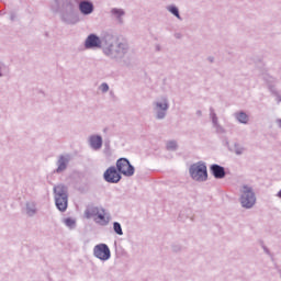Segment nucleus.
I'll return each mask as SVG.
<instances>
[{"instance_id": "nucleus-1", "label": "nucleus", "mask_w": 281, "mask_h": 281, "mask_svg": "<svg viewBox=\"0 0 281 281\" xmlns=\"http://www.w3.org/2000/svg\"><path fill=\"white\" fill-rule=\"evenodd\" d=\"M86 49H100L106 58L113 60L114 63H122L128 52H131V45L128 42L122 40L120 41L112 33H104L100 38L95 34H90L85 41Z\"/></svg>"}, {"instance_id": "nucleus-2", "label": "nucleus", "mask_w": 281, "mask_h": 281, "mask_svg": "<svg viewBox=\"0 0 281 281\" xmlns=\"http://www.w3.org/2000/svg\"><path fill=\"white\" fill-rule=\"evenodd\" d=\"M77 8H79V12ZM52 12H59L61 23L66 25H77L80 23V14L89 16L93 14L95 7L91 0H53L50 2Z\"/></svg>"}, {"instance_id": "nucleus-3", "label": "nucleus", "mask_w": 281, "mask_h": 281, "mask_svg": "<svg viewBox=\"0 0 281 281\" xmlns=\"http://www.w3.org/2000/svg\"><path fill=\"white\" fill-rule=\"evenodd\" d=\"M53 194L55 199V205L59 212H67L69 205V188L64 183L54 186Z\"/></svg>"}, {"instance_id": "nucleus-4", "label": "nucleus", "mask_w": 281, "mask_h": 281, "mask_svg": "<svg viewBox=\"0 0 281 281\" xmlns=\"http://www.w3.org/2000/svg\"><path fill=\"white\" fill-rule=\"evenodd\" d=\"M238 201L244 210H251L256 205V191L249 184H241L239 187Z\"/></svg>"}, {"instance_id": "nucleus-5", "label": "nucleus", "mask_w": 281, "mask_h": 281, "mask_svg": "<svg viewBox=\"0 0 281 281\" xmlns=\"http://www.w3.org/2000/svg\"><path fill=\"white\" fill-rule=\"evenodd\" d=\"M169 109L170 100L166 95L156 99L151 103V111L155 120H166V117L168 116Z\"/></svg>"}, {"instance_id": "nucleus-6", "label": "nucleus", "mask_w": 281, "mask_h": 281, "mask_svg": "<svg viewBox=\"0 0 281 281\" xmlns=\"http://www.w3.org/2000/svg\"><path fill=\"white\" fill-rule=\"evenodd\" d=\"M189 175L193 181L204 183L207 181V165L204 161H198L189 167Z\"/></svg>"}, {"instance_id": "nucleus-7", "label": "nucleus", "mask_w": 281, "mask_h": 281, "mask_svg": "<svg viewBox=\"0 0 281 281\" xmlns=\"http://www.w3.org/2000/svg\"><path fill=\"white\" fill-rule=\"evenodd\" d=\"M116 169L120 175L124 177H133L135 175V167L131 165V161L127 158H119L116 160Z\"/></svg>"}, {"instance_id": "nucleus-8", "label": "nucleus", "mask_w": 281, "mask_h": 281, "mask_svg": "<svg viewBox=\"0 0 281 281\" xmlns=\"http://www.w3.org/2000/svg\"><path fill=\"white\" fill-rule=\"evenodd\" d=\"M93 256L101 260L102 262H106V260H111V249L106 244H98L93 247Z\"/></svg>"}, {"instance_id": "nucleus-9", "label": "nucleus", "mask_w": 281, "mask_h": 281, "mask_svg": "<svg viewBox=\"0 0 281 281\" xmlns=\"http://www.w3.org/2000/svg\"><path fill=\"white\" fill-rule=\"evenodd\" d=\"M209 117L216 135H225L227 133V130L221 125V121H218V114H216V110H214V108L209 109Z\"/></svg>"}, {"instance_id": "nucleus-10", "label": "nucleus", "mask_w": 281, "mask_h": 281, "mask_svg": "<svg viewBox=\"0 0 281 281\" xmlns=\"http://www.w3.org/2000/svg\"><path fill=\"white\" fill-rule=\"evenodd\" d=\"M103 179L106 183H120V181H122V175L117 168L112 166L104 171Z\"/></svg>"}, {"instance_id": "nucleus-11", "label": "nucleus", "mask_w": 281, "mask_h": 281, "mask_svg": "<svg viewBox=\"0 0 281 281\" xmlns=\"http://www.w3.org/2000/svg\"><path fill=\"white\" fill-rule=\"evenodd\" d=\"M69 161H71V155L64 154L59 155L56 161L57 168L55 169L56 175H61L69 167Z\"/></svg>"}, {"instance_id": "nucleus-12", "label": "nucleus", "mask_w": 281, "mask_h": 281, "mask_svg": "<svg viewBox=\"0 0 281 281\" xmlns=\"http://www.w3.org/2000/svg\"><path fill=\"white\" fill-rule=\"evenodd\" d=\"M110 16L112 21L117 23V25H124V16H126V11L122 8H112L110 10Z\"/></svg>"}, {"instance_id": "nucleus-13", "label": "nucleus", "mask_w": 281, "mask_h": 281, "mask_svg": "<svg viewBox=\"0 0 281 281\" xmlns=\"http://www.w3.org/2000/svg\"><path fill=\"white\" fill-rule=\"evenodd\" d=\"M88 144H89V147L92 150H101L102 149V144H103L102 136H100L98 134L90 135L88 137Z\"/></svg>"}, {"instance_id": "nucleus-14", "label": "nucleus", "mask_w": 281, "mask_h": 281, "mask_svg": "<svg viewBox=\"0 0 281 281\" xmlns=\"http://www.w3.org/2000/svg\"><path fill=\"white\" fill-rule=\"evenodd\" d=\"M211 173L213 175L214 179H225L226 172H225V167L213 164L210 167Z\"/></svg>"}, {"instance_id": "nucleus-15", "label": "nucleus", "mask_w": 281, "mask_h": 281, "mask_svg": "<svg viewBox=\"0 0 281 281\" xmlns=\"http://www.w3.org/2000/svg\"><path fill=\"white\" fill-rule=\"evenodd\" d=\"M25 214H26V216H30L31 218L36 216V214H38V207L36 206L35 201L31 200L25 203Z\"/></svg>"}, {"instance_id": "nucleus-16", "label": "nucleus", "mask_w": 281, "mask_h": 281, "mask_svg": "<svg viewBox=\"0 0 281 281\" xmlns=\"http://www.w3.org/2000/svg\"><path fill=\"white\" fill-rule=\"evenodd\" d=\"M97 218H99L98 223L103 226H106L109 223H111V214L106 213L104 209H101V212H99Z\"/></svg>"}, {"instance_id": "nucleus-17", "label": "nucleus", "mask_w": 281, "mask_h": 281, "mask_svg": "<svg viewBox=\"0 0 281 281\" xmlns=\"http://www.w3.org/2000/svg\"><path fill=\"white\" fill-rule=\"evenodd\" d=\"M266 85H267V89H268L269 93H271L272 91L278 89V78H276L273 76L266 78Z\"/></svg>"}, {"instance_id": "nucleus-18", "label": "nucleus", "mask_w": 281, "mask_h": 281, "mask_svg": "<svg viewBox=\"0 0 281 281\" xmlns=\"http://www.w3.org/2000/svg\"><path fill=\"white\" fill-rule=\"evenodd\" d=\"M234 117L239 124H249V115L245 111L235 112Z\"/></svg>"}, {"instance_id": "nucleus-19", "label": "nucleus", "mask_w": 281, "mask_h": 281, "mask_svg": "<svg viewBox=\"0 0 281 281\" xmlns=\"http://www.w3.org/2000/svg\"><path fill=\"white\" fill-rule=\"evenodd\" d=\"M166 10L169 11V13L172 14V16H176L178 21H183V18H181V13L179 12V8L177 5H167Z\"/></svg>"}, {"instance_id": "nucleus-20", "label": "nucleus", "mask_w": 281, "mask_h": 281, "mask_svg": "<svg viewBox=\"0 0 281 281\" xmlns=\"http://www.w3.org/2000/svg\"><path fill=\"white\" fill-rule=\"evenodd\" d=\"M101 210L98 206H90L86 210V217L87 218H93V216H98L100 214Z\"/></svg>"}, {"instance_id": "nucleus-21", "label": "nucleus", "mask_w": 281, "mask_h": 281, "mask_svg": "<svg viewBox=\"0 0 281 281\" xmlns=\"http://www.w3.org/2000/svg\"><path fill=\"white\" fill-rule=\"evenodd\" d=\"M8 74H10V67L0 61V78H4V76H8Z\"/></svg>"}, {"instance_id": "nucleus-22", "label": "nucleus", "mask_w": 281, "mask_h": 281, "mask_svg": "<svg viewBox=\"0 0 281 281\" xmlns=\"http://www.w3.org/2000/svg\"><path fill=\"white\" fill-rule=\"evenodd\" d=\"M64 224L66 225V227H68L69 229H76V220L71 218V217H67L64 220Z\"/></svg>"}, {"instance_id": "nucleus-23", "label": "nucleus", "mask_w": 281, "mask_h": 281, "mask_svg": "<svg viewBox=\"0 0 281 281\" xmlns=\"http://www.w3.org/2000/svg\"><path fill=\"white\" fill-rule=\"evenodd\" d=\"M113 229L117 234V236H124V231H122V224L119 222L113 223Z\"/></svg>"}, {"instance_id": "nucleus-24", "label": "nucleus", "mask_w": 281, "mask_h": 281, "mask_svg": "<svg viewBox=\"0 0 281 281\" xmlns=\"http://www.w3.org/2000/svg\"><path fill=\"white\" fill-rule=\"evenodd\" d=\"M234 153H235V155L240 156L245 153V148L243 147V145L235 143L234 144Z\"/></svg>"}, {"instance_id": "nucleus-25", "label": "nucleus", "mask_w": 281, "mask_h": 281, "mask_svg": "<svg viewBox=\"0 0 281 281\" xmlns=\"http://www.w3.org/2000/svg\"><path fill=\"white\" fill-rule=\"evenodd\" d=\"M270 94L272 95V98H274L277 104H280V102H281L280 90H278V88H277L276 90H272V92H270Z\"/></svg>"}, {"instance_id": "nucleus-26", "label": "nucleus", "mask_w": 281, "mask_h": 281, "mask_svg": "<svg viewBox=\"0 0 281 281\" xmlns=\"http://www.w3.org/2000/svg\"><path fill=\"white\" fill-rule=\"evenodd\" d=\"M177 148H179V145H177L176 140H170L167 143V150H177Z\"/></svg>"}, {"instance_id": "nucleus-27", "label": "nucleus", "mask_w": 281, "mask_h": 281, "mask_svg": "<svg viewBox=\"0 0 281 281\" xmlns=\"http://www.w3.org/2000/svg\"><path fill=\"white\" fill-rule=\"evenodd\" d=\"M171 249H172V251H175L176 254H179V251H181L182 247H181V245H179V244H173V245L171 246Z\"/></svg>"}, {"instance_id": "nucleus-28", "label": "nucleus", "mask_w": 281, "mask_h": 281, "mask_svg": "<svg viewBox=\"0 0 281 281\" xmlns=\"http://www.w3.org/2000/svg\"><path fill=\"white\" fill-rule=\"evenodd\" d=\"M100 89L103 93H106V91H109V85L108 83H102L100 86Z\"/></svg>"}, {"instance_id": "nucleus-29", "label": "nucleus", "mask_w": 281, "mask_h": 281, "mask_svg": "<svg viewBox=\"0 0 281 281\" xmlns=\"http://www.w3.org/2000/svg\"><path fill=\"white\" fill-rule=\"evenodd\" d=\"M263 251L265 254H267V256L271 255V251L269 250V248H267V246H263Z\"/></svg>"}, {"instance_id": "nucleus-30", "label": "nucleus", "mask_w": 281, "mask_h": 281, "mask_svg": "<svg viewBox=\"0 0 281 281\" xmlns=\"http://www.w3.org/2000/svg\"><path fill=\"white\" fill-rule=\"evenodd\" d=\"M10 21H16V13H11Z\"/></svg>"}, {"instance_id": "nucleus-31", "label": "nucleus", "mask_w": 281, "mask_h": 281, "mask_svg": "<svg viewBox=\"0 0 281 281\" xmlns=\"http://www.w3.org/2000/svg\"><path fill=\"white\" fill-rule=\"evenodd\" d=\"M173 36L175 38H178V40L183 38V35L181 33H175Z\"/></svg>"}, {"instance_id": "nucleus-32", "label": "nucleus", "mask_w": 281, "mask_h": 281, "mask_svg": "<svg viewBox=\"0 0 281 281\" xmlns=\"http://www.w3.org/2000/svg\"><path fill=\"white\" fill-rule=\"evenodd\" d=\"M155 52H161V45L156 44L155 45Z\"/></svg>"}, {"instance_id": "nucleus-33", "label": "nucleus", "mask_w": 281, "mask_h": 281, "mask_svg": "<svg viewBox=\"0 0 281 281\" xmlns=\"http://www.w3.org/2000/svg\"><path fill=\"white\" fill-rule=\"evenodd\" d=\"M195 115H198V117H201V115H203V112H202L201 110H198V111L195 112Z\"/></svg>"}, {"instance_id": "nucleus-34", "label": "nucleus", "mask_w": 281, "mask_h": 281, "mask_svg": "<svg viewBox=\"0 0 281 281\" xmlns=\"http://www.w3.org/2000/svg\"><path fill=\"white\" fill-rule=\"evenodd\" d=\"M209 63H214V57L210 56L207 57Z\"/></svg>"}, {"instance_id": "nucleus-35", "label": "nucleus", "mask_w": 281, "mask_h": 281, "mask_svg": "<svg viewBox=\"0 0 281 281\" xmlns=\"http://www.w3.org/2000/svg\"><path fill=\"white\" fill-rule=\"evenodd\" d=\"M276 196L281 200V189H280L279 192L276 194Z\"/></svg>"}, {"instance_id": "nucleus-36", "label": "nucleus", "mask_w": 281, "mask_h": 281, "mask_svg": "<svg viewBox=\"0 0 281 281\" xmlns=\"http://www.w3.org/2000/svg\"><path fill=\"white\" fill-rule=\"evenodd\" d=\"M105 147L109 148V144H105Z\"/></svg>"}]
</instances>
